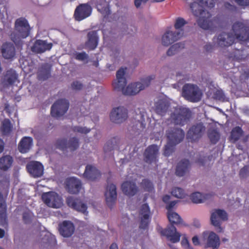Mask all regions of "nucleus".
<instances>
[{"label":"nucleus","instance_id":"nucleus-1","mask_svg":"<svg viewBox=\"0 0 249 249\" xmlns=\"http://www.w3.org/2000/svg\"><path fill=\"white\" fill-rule=\"evenodd\" d=\"M232 33L222 32L213 40L216 47L226 48L231 46L235 39L241 42H247L249 40V27L243 22L237 21L232 26Z\"/></svg>","mask_w":249,"mask_h":249},{"label":"nucleus","instance_id":"nucleus-2","mask_svg":"<svg viewBox=\"0 0 249 249\" xmlns=\"http://www.w3.org/2000/svg\"><path fill=\"white\" fill-rule=\"evenodd\" d=\"M126 68H120L116 72V79L112 83V86L114 90L122 91L123 94L125 95H134L138 93L141 90L148 87L152 80L155 78V76L151 75L142 79V83L136 82L131 83L127 86L126 88V80L124 77Z\"/></svg>","mask_w":249,"mask_h":249},{"label":"nucleus","instance_id":"nucleus-3","mask_svg":"<svg viewBox=\"0 0 249 249\" xmlns=\"http://www.w3.org/2000/svg\"><path fill=\"white\" fill-rule=\"evenodd\" d=\"M190 4V8L194 15L198 17V25L204 30L212 28L213 21L211 20V14L204 9V7L213 8L216 0H184Z\"/></svg>","mask_w":249,"mask_h":249},{"label":"nucleus","instance_id":"nucleus-4","mask_svg":"<svg viewBox=\"0 0 249 249\" xmlns=\"http://www.w3.org/2000/svg\"><path fill=\"white\" fill-rule=\"evenodd\" d=\"M167 217L171 225L165 229L159 227L157 228L158 231L162 236H166L171 242L174 243L178 242L180 240L181 235L177 231V229L174 225L182 224L185 226H187V225L184 223L181 217L173 211H169V213H167Z\"/></svg>","mask_w":249,"mask_h":249},{"label":"nucleus","instance_id":"nucleus-5","mask_svg":"<svg viewBox=\"0 0 249 249\" xmlns=\"http://www.w3.org/2000/svg\"><path fill=\"white\" fill-rule=\"evenodd\" d=\"M31 28L27 20L24 18L16 19L15 23V31L11 34V38L16 42L18 39L25 38L30 33Z\"/></svg>","mask_w":249,"mask_h":249},{"label":"nucleus","instance_id":"nucleus-6","mask_svg":"<svg viewBox=\"0 0 249 249\" xmlns=\"http://www.w3.org/2000/svg\"><path fill=\"white\" fill-rule=\"evenodd\" d=\"M192 113L189 108L179 107L176 108L171 114V122L176 125H184L189 121Z\"/></svg>","mask_w":249,"mask_h":249},{"label":"nucleus","instance_id":"nucleus-7","mask_svg":"<svg viewBox=\"0 0 249 249\" xmlns=\"http://www.w3.org/2000/svg\"><path fill=\"white\" fill-rule=\"evenodd\" d=\"M182 95L188 101L195 103L201 99L202 93L197 85L185 84L182 88Z\"/></svg>","mask_w":249,"mask_h":249},{"label":"nucleus","instance_id":"nucleus-8","mask_svg":"<svg viewBox=\"0 0 249 249\" xmlns=\"http://www.w3.org/2000/svg\"><path fill=\"white\" fill-rule=\"evenodd\" d=\"M56 147L64 152H73L79 146V141L76 137L71 138L68 141L66 139H58L56 142Z\"/></svg>","mask_w":249,"mask_h":249},{"label":"nucleus","instance_id":"nucleus-9","mask_svg":"<svg viewBox=\"0 0 249 249\" xmlns=\"http://www.w3.org/2000/svg\"><path fill=\"white\" fill-rule=\"evenodd\" d=\"M41 197L43 202L49 207L59 208L63 204L62 198L54 192L43 193Z\"/></svg>","mask_w":249,"mask_h":249},{"label":"nucleus","instance_id":"nucleus-10","mask_svg":"<svg viewBox=\"0 0 249 249\" xmlns=\"http://www.w3.org/2000/svg\"><path fill=\"white\" fill-rule=\"evenodd\" d=\"M69 107V102L67 100L65 99L57 100L51 107V114L53 117L58 118L66 113Z\"/></svg>","mask_w":249,"mask_h":249},{"label":"nucleus","instance_id":"nucleus-11","mask_svg":"<svg viewBox=\"0 0 249 249\" xmlns=\"http://www.w3.org/2000/svg\"><path fill=\"white\" fill-rule=\"evenodd\" d=\"M92 8L89 3H82L78 5L74 12L75 20L80 21L90 16Z\"/></svg>","mask_w":249,"mask_h":249},{"label":"nucleus","instance_id":"nucleus-12","mask_svg":"<svg viewBox=\"0 0 249 249\" xmlns=\"http://www.w3.org/2000/svg\"><path fill=\"white\" fill-rule=\"evenodd\" d=\"M205 127L202 123L192 126L187 133V139L192 142L198 141L203 135Z\"/></svg>","mask_w":249,"mask_h":249},{"label":"nucleus","instance_id":"nucleus-13","mask_svg":"<svg viewBox=\"0 0 249 249\" xmlns=\"http://www.w3.org/2000/svg\"><path fill=\"white\" fill-rule=\"evenodd\" d=\"M228 219V215L226 212L223 210L217 209L212 213L211 221L212 224L217 228L218 232L222 231L223 229L221 227V221H226Z\"/></svg>","mask_w":249,"mask_h":249},{"label":"nucleus","instance_id":"nucleus-14","mask_svg":"<svg viewBox=\"0 0 249 249\" xmlns=\"http://www.w3.org/2000/svg\"><path fill=\"white\" fill-rule=\"evenodd\" d=\"M128 111L126 108L119 107L114 108L110 114L111 121L116 124H121L126 120Z\"/></svg>","mask_w":249,"mask_h":249},{"label":"nucleus","instance_id":"nucleus-15","mask_svg":"<svg viewBox=\"0 0 249 249\" xmlns=\"http://www.w3.org/2000/svg\"><path fill=\"white\" fill-rule=\"evenodd\" d=\"M166 136L170 143L176 145L183 141L185 133L181 128L174 127L166 131Z\"/></svg>","mask_w":249,"mask_h":249},{"label":"nucleus","instance_id":"nucleus-16","mask_svg":"<svg viewBox=\"0 0 249 249\" xmlns=\"http://www.w3.org/2000/svg\"><path fill=\"white\" fill-rule=\"evenodd\" d=\"M159 150L158 146L155 144L148 146L143 154L145 161L149 164L152 163L156 164L158 161Z\"/></svg>","mask_w":249,"mask_h":249},{"label":"nucleus","instance_id":"nucleus-17","mask_svg":"<svg viewBox=\"0 0 249 249\" xmlns=\"http://www.w3.org/2000/svg\"><path fill=\"white\" fill-rule=\"evenodd\" d=\"M107 183L108 184L105 193V196L107 205L109 208H112L117 199L116 186L113 183L109 184L108 182Z\"/></svg>","mask_w":249,"mask_h":249},{"label":"nucleus","instance_id":"nucleus-18","mask_svg":"<svg viewBox=\"0 0 249 249\" xmlns=\"http://www.w3.org/2000/svg\"><path fill=\"white\" fill-rule=\"evenodd\" d=\"M66 203L69 207L78 212L83 213L87 212V206L80 198L69 196L66 199Z\"/></svg>","mask_w":249,"mask_h":249},{"label":"nucleus","instance_id":"nucleus-19","mask_svg":"<svg viewBox=\"0 0 249 249\" xmlns=\"http://www.w3.org/2000/svg\"><path fill=\"white\" fill-rule=\"evenodd\" d=\"M140 214L141 217L139 228L143 230L147 229L150 222V209L147 203L142 205Z\"/></svg>","mask_w":249,"mask_h":249},{"label":"nucleus","instance_id":"nucleus-20","mask_svg":"<svg viewBox=\"0 0 249 249\" xmlns=\"http://www.w3.org/2000/svg\"><path fill=\"white\" fill-rule=\"evenodd\" d=\"M183 31L179 32L167 31L162 37V44L165 46H168L179 39L182 36Z\"/></svg>","mask_w":249,"mask_h":249},{"label":"nucleus","instance_id":"nucleus-21","mask_svg":"<svg viewBox=\"0 0 249 249\" xmlns=\"http://www.w3.org/2000/svg\"><path fill=\"white\" fill-rule=\"evenodd\" d=\"M26 168L28 172L34 178L40 177L43 175L44 167L39 162L34 161L27 164Z\"/></svg>","mask_w":249,"mask_h":249},{"label":"nucleus","instance_id":"nucleus-22","mask_svg":"<svg viewBox=\"0 0 249 249\" xmlns=\"http://www.w3.org/2000/svg\"><path fill=\"white\" fill-rule=\"evenodd\" d=\"M82 188V183L80 180L75 178H70L66 181V189L72 194H78Z\"/></svg>","mask_w":249,"mask_h":249},{"label":"nucleus","instance_id":"nucleus-23","mask_svg":"<svg viewBox=\"0 0 249 249\" xmlns=\"http://www.w3.org/2000/svg\"><path fill=\"white\" fill-rule=\"evenodd\" d=\"M53 47L52 43H48L46 41L41 39L36 40L31 47L33 52L41 53L45 51H50Z\"/></svg>","mask_w":249,"mask_h":249},{"label":"nucleus","instance_id":"nucleus-24","mask_svg":"<svg viewBox=\"0 0 249 249\" xmlns=\"http://www.w3.org/2000/svg\"><path fill=\"white\" fill-rule=\"evenodd\" d=\"M99 37L96 31H89L87 34V40L85 43V48L94 50L97 46Z\"/></svg>","mask_w":249,"mask_h":249},{"label":"nucleus","instance_id":"nucleus-25","mask_svg":"<svg viewBox=\"0 0 249 249\" xmlns=\"http://www.w3.org/2000/svg\"><path fill=\"white\" fill-rule=\"evenodd\" d=\"M74 226L70 221L65 220L59 224V231L63 237H70L74 232Z\"/></svg>","mask_w":249,"mask_h":249},{"label":"nucleus","instance_id":"nucleus-26","mask_svg":"<svg viewBox=\"0 0 249 249\" xmlns=\"http://www.w3.org/2000/svg\"><path fill=\"white\" fill-rule=\"evenodd\" d=\"M123 193L128 196H133L139 191V188L135 182L132 181H126L124 182L121 186Z\"/></svg>","mask_w":249,"mask_h":249},{"label":"nucleus","instance_id":"nucleus-27","mask_svg":"<svg viewBox=\"0 0 249 249\" xmlns=\"http://www.w3.org/2000/svg\"><path fill=\"white\" fill-rule=\"evenodd\" d=\"M83 175L88 180L94 181L100 178L101 174L99 171L95 167L88 165L86 167Z\"/></svg>","mask_w":249,"mask_h":249},{"label":"nucleus","instance_id":"nucleus-28","mask_svg":"<svg viewBox=\"0 0 249 249\" xmlns=\"http://www.w3.org/2000/svg\"><path fill=\"white\" fill-rule=\"evenodd\" d=\"M1 53L3 57L7 59L13 58L15 55V48L11 43H5L2 46Z\"/></svg>","mask_w":249,"mask_h":249},{"label":"nucleus","instance_id":"nucleus-29","mask_svg":"<svg viewBox=\"0 0 249 249\" xmlns=\"http://www.w3.org/2000/svg\"><path fill=\"white\" fill-rule=\"evenodd\" d=\"M169 107L168 102L164 99H159L155 102L154 110L158 114L164 116L167 111Z\"/></svg>","mask_w":249,"mask_h":249},{"label":"nucleus","instance_id":"nucleus-30","mask_svg":"<svg viewBox=\"0 0 249 249\" xmlns=\"http://www.w3.org/2000/svg\"><path fill=\"white\" fill-rule=\"evenodd\" d=\"M33 145V139L30 137H24L19 142L18 149L21 153L28 152Z\"/></svg>","mask_w":249,"mask_h":249},{"label":"nucleus","instance_id":"nucleus-31","mask_svg":"<svg viewBox=\"0 0 249 249\" xmlns=\"http://www.w3.org/2000/svg\"><path fill=\"white\" fill-rule=\"evenodd\" d=\"M190 167L189 160L186 159L181 160L178 163L176 174L178 177L183 176L188 171Z\"/></svg>","mask_w":249,"mask_h":249},{"label":"nucleus","instance_id":"nucleus-32","mask_svg":"<svg viewBox=\"0 0 249 249\" xmlns=\"http://www.w3.org/2000/svg\"><path fill=\"white\" fill-rule=\"evenodd\" d=\"M4 81L8 85H13L16 82L19 83L18 74L13 69H10L6 71L4 75Z\"/></svg>","mask_w":249,"mask_h":249},{"label":"nucleus","instance_id":"nucleus-33","mask_svg":"<svg viewBox=\"0 0 249 249\" xmlns=\"http://www.w3.org/2000/svg\"><path fill=\"white\" fill-rule=\"evenodd\" d=\"M51 66L48 64L45 63L41 66L39 68L37 76L39 80H45L51 76Z\"/></svg>","mask_w":249,"mask_h":249},{"label":"nucleus","instance_id":"nucleus-34","mask_svg":"<svg viewBox=\"0 0 249 249\" xmlns=\"http://www.w3.org/2000/svg\"><path fill=\"white\" fill-rule=\"evenodd\" d=\"M120 140L118 137H115L108 140L104 147V150L106 154L111 152L115 149L119 148Z\"/></svg>","mask_w":249,"mask_h":249},{"label":"nucleus","instance_id":"nucleus-35","mask_svg":"<svg viewBox=\"0 0 249 249\" xmlns=\"http://www.w3.org/2000/svg\"><path fill=\"white\" fill-rule=\"evenodd\" d=\"M219 237L214 232H211L208 237L206 248L210 247L216 249L219 247Z\"/></svg>","mask_w":249,"mask_h":249},{"label":"nucleus","instance_id":"nucleus-36","mask_svg":"<svg viewBox=\"0 0 249 249\" xmlns=\"http://www.w3.org/2000/svg\"><path fill=\"white\" fill-rule=\"evenodd\" d=\"M13 162V158L10 155L3 156L0 158V169L3 171L8 170Z\"/></svg>","mask_w":249,"mask_h":249},{"label":"nucleus","instance_id":"nucleus-37","mask_svg":"<svg viewBox=\"0 0 249 249\" xmlns=\"http://www.w3.org/2000/svg\"><path fill=\"white\" fill-rule=\"evenodd\" d=\"M98 11L102 15L104 18H107L111 14L109 4L105 1H102L96 5Z\"/></svg>","mask_w":249,"mask_h":249},{"label":"nucleus","instance_id":"nucleus-38","mask_svg":"<svg viewBox=\"0 0 249 249\" xmlns=\"http://www.w3.org/2000/svg\"><path fill=\"white\" fill-rule=\"evenodd\" d=\"M243 134V131L239 126L234 127L231 133V141L233 142L237 141Z\"/></svg>","mask_w":249,"mask_h":249},{"label":"nucleus","instance_id":"nucleus-39","mask_svg":"<svg viewBox=\"0 0 249 249\" xmlns=\"http://www.w3.org/2000/svg\"><path fill=\"white\" fill-rule=\"evenodd\" d=\"M185 44L182 42L176 43L171 46L167 52V54L168 56H172L178 52H179L181 49L184 48Z\"/></svg>","mask_w":249,"mask_h":249},{"label":"nucleus","instance_id":"nucleus-40","mask_svg":"<svg viewBox=\"0 0 249 249\" xmlns=\"http://www.w3.org/2000/svg\"><path fill=\"white\" fill-rule=\"evenodd\" d=\"M208 136L211 142L213 144L216 143L220 138L219 133L214 129L209 130Z\"/></svg>","mask_w":249,"mask_h":249},{"label":"nucleus","instance_id":"nucleus-41","mask_svg":"<svg viewBox=\"0 0 249 249\" xmlns=\"http://www.w3.org/2000/svg\"><path fill=\"white\" fill-rule=\"evenodd\" d=\"M12 126L9 119H5L1 127V131L3 135H8L12 131Z\"/></svg>","mask_w":249,"mask_h":249},{"label":"nucleus","instance_id":"nucleus-42","mask_svg":"<svg viewBox=\"0 0 249 249\" xmlns=\"http://www.w3.org/2000/svg\"><path fill=\"white\" fill-rule=\"evenodd\" d=\"M191 199L192 202L195 203H200L204 201L206 197L203 196L200 193L196 192L191 194Z\"/></svg>","mask_w":249,"mask_h":249},{"label":"nucleus","instance_id":"nucleus-43","mask_svg":"<svg viewBox=\"0 0 249 249\" xmlns=\"http://www.w3.org/2000/svg\"><path fill=\"white\" fill-rule=\"evenodd\" d=\"M141 185L145 191L150 192L154 189L152 182L148 179H142Z\"/></svg>","mask_w":249,"mask_h":249},{"label":"nucleus","instance_id":"nucleus-44","mask_svg":"<svg viewBox=\"0 0 249 249\" xmlns=\"http://www.w3.org/2000/svg\"><path fill=\"white\" fill-rule=\"evenodd\" d=\"M172 195L177 198H184L185 196V193L184 190L179 187H175L173 189L172 192Z\"/></svg>","mask_w":249,"mask_h":249},{"label":"nucleus","instance_id":"nucleus-45","mask_svg":"<svg viewBox=\"0 0 249 249\" xmlns=\"http://www.w3.org/2000/svg\"><path fill=\"white\" fill-rule=\"evenodd\" d=\"M187 23V22L183 18L178 17L176 20L174 27L176 29H180Z\"/></svg>","mask_w":249,"mask_h":249},{"label":"nucleus","instance_id":"nucleus-46","mask_svg":"<svg viewBox=\"0 0 249 249\" xmlns=\"http://www.w3.org/2000/svg\"><path fill=\"white\" fill-rule=\"evenodd\" d=\"M175 145H173L169 142L167 145H166L164 147V155L166 156H169L173 152L174 146Z\"/></svg>","mask_w":249,"mask_h":249},{"label":"nucleus","instance_id":"nucleus-47","mask_svg":"<svg viewBox=\"0 0 249 249\" xmlns=\"http://www.w3.org/2000/svg\"><path fill=\"white\" fill-rule=\"evenodd\" d=\"M74 132H78L80 133L87 134L90 131V129L86 127H82L79 126H74L73 128Z\"/></svg>","mask_w":249,"mask_h":249},{"label":"nucleus","instance_id":"nucleus-48","mask_svg":"<svg viewBox=\"0 0 249 249\" xmlns=\"http://www.w3.org/2000/svg\"><path fill=\"white\" fill-rule=\"evenodd\" d=\"M249 175V166H245L240 171L239 176L241 178H245Z\"/></svg>","mask_w":249,"mask_h":249},{"label":"nucleus","instance_id":"nucleus-49","mask_svg":"<svg viewBox=\"0 0 249 249\" xmlns=\"http://www.w3.org/2000/svg\"><path fill=\"white\" fill-rule=\"evenodd\" d=\"M83 84L79 81H73L71 84V88L74 90H80L83 88Z\"/></svg>","mask_w":249,"mask_h":249},{"label":"nucleus","instance_id":"nucleus-50","mask_svg":"<svg viewBox=\"0 0 249 249\" xmlns=\"http://www.w3.org/2000/svg\"><path fill=\"white\" fill-rule=\"evenodd\" d=\"M88 58V54L84 52L81 53H77L75 54V58L76 60L83 61Z\"/></svg>","mask_w":249,"mask_h":249},{"label":"nucleus","instance_id":"nucleus-51","mask_svg":"<svg viewBox=\"0 0 249 249\" xmlns=\"http://www.w3.org/2000/svg\"><path fill=\"white\" fill-rule=\"evenodd\" d=\"M6 206L4 201L3 200V196L0 192V213L5 212Z\"/></svg>","mask_w":249,"mask_h":249},{"label":"nucleus","instance_id":"nucleus-52","mask_svg":"<svg viewBox=\"0 0 249 249\" xmlns=\"http://www.w3.org/2000/svg\"><path fill=\"white\" fill-rule=\"evenodd\" d=\"M214 99L218 100H223L225 98V95L222 90H217L213 94Z\"/></svg>","mask_w":249,"mask_h":249},{"label":"nucleus","instance_id":"nucleus-53","mask_svg":"<svg viewBox=\"0 0 249 249\" xmlns=\"http://www.w3.org/2000/svg\"><path fill=\"white\" fill-rule=\"evenodd\" d=\"M31 214L29 212H24L22 214V219L24 222L26 224L31 222Z\"/></svg>","mask_w":249,"mask_h":249},{"label":"nucleus","instance_id":"nucleus-54","mask_svg":"<svg viewBox=\"0 0 249 249\" xmlns=\"http://www.w3.org/2000/svg\"><path fill=\"white\" fill-rule=\"evenodd\" d=\"M210 156H209L208 157H203L202 158H199L196 160V162L197 163L200 165L203 166V165H204V164L206 162V159H208L209 160H210Z\"/></svg>","mask_w":249,"mask_h":249},{"label":"nucleus","instance_id":"nucleus-55","mask_svg":"<svg viewBox=\"0 0 249 249\" xmlns=\"http://www.w3.org/2000/svg\"><path fill=\"white\" fill-rule=\"evenodd\" d=\"M177 203V201H172L169 202L166 205V208L168 211L167 213H169V211H173L172 209Z\"/></svg>","mask_w":249,"mask_h":249},{"label":"nucleus","instance_id":"nucleus-56","mask_svg":"<svg viewBox=\"0 0 249 249\" xmlns=\"http://www.w3.org/2000/svg\"><path fill=\"white\" fill-rule=\"evenodd\" d=\"M238 5L241 6H247L249 5V0H235Z\"/></svg>","mask_w":249,"mask_h":249},{"label":"nucleus","instance_id":"nucleus-57","mask_svg":"<svg viewBox=\"0 0 249 249\" xmlns=\"http://www.w3.org/2000/svg\"><path fill=\"white\" fill-rule=\"evenodd\" d=\"M215 46H216V45L215 44L214 45H212L210 43L207 44L204 46V49L207 52H211L214 50Z\"/></svg>","mask_w":249,"mask_h":249},{"label":"nucleus","instance_id":"nucleus-58","mask_svg":"<svg viewBox=\"0 0 249 249\" xmlns=\"http://www.w3.org/2000/svg\"><path fill=\"white\" fill-rule=\"evenodd\" d=\"M224 5L226 9L234 11L236 9V7L234 5L231 4L229 2H225Z\"/></svg>","mask_w":249,"mask_h":249},{"label":"nucleus","instance_id":"nucleus-59","mask_svg":"<svg viewBox=\"0 0 249 249\" xmlns=\"http://www.w3.org/2000/svg\"><path fill=\"white\" fill-rule=\"evenodd\" d=\"M148 0H134V4L137 8L140 7L142 4L145 3Z\"/></svg>","mask_w":249,"mask_h":249},{"label":"nucleus","instance_id":"nucleus-60","mask_svg":"<svg viewBox=\"0 0 249 249\" xmlns=\"http://www.w3.org/2000/svg\"><path fill=\"white\" fill-rule=\"evenodd\" d=\"M192 242L195 246H197L199 244V239L197 236H195L193 237Z\"/></svg>","mask_w":249,"mask_h":249},{"label":"nucleus","instance_id":"nucleus-61","mask_svg":"<svg viewBox=\"0 0 249 249\" xmlns=\"http://www.w3.org/2000/svg\"><path fill=\"white\" fill-rule=\"evenodd\" d=\"M181 245L183 247H189V243L188 240L187 239V238H184L182 239L181 241Z\"/></svg>","mask_w":249,"mask_h":249},{"label":"nucleus","instance_id":"nucleus-62","mask_svg":"<svg viewBox=\"0 0 249 249\" xmlns=\"http://www.w3.org/2000/svg\"><path fill=\"white\" fill-rule=\"evenodd\" d=\"M170 199V196L169 195H164L162 197V201L165 203L167 204Z\"/></svg>","mask_w":249,"mask_h":249},{"label":"nucleus","instance_id":"nucleus-63","mask_svg":"<svg viewBox=\"0 0 249 249\" xmlns=\"http://www.w3.org/2000/svg\"><path fill=\"white\" fill-rule=\"evenodd\" d=\"M4 143L2 140L0 139V153L4 150Z\"/></svg>","mask_w":249,"mask_h":249},{"label":"nucleus","instance_id":"nucleus-64","mask_svg":"<svg viewBox=\"0 0 249 249\" xmlns=\"http://www.w3.org/2000/svg\"><path fill=\"white\" fill-rule=\"evenodd\" d=\"M110 249H118L117 245L115 243H112L110 246Z\"/></svg>","mask_w":249,"mask_h":249}]
</instances>
